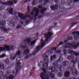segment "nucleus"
<instances>
[{"label": "nucleus", "mask_w": 79, "mask_h": 79, "mask_svg": "<svg viewBox=\"0 0 79 79\" xmlns=\"http://www.w3.org/2000/svg\"><path fill=\"white\" fill-rule=\"evenodd\" d=\"M37 1H34L33 2V3L32 4V5H37Z\"/></svg>", "instance_id": "29"}, {"label": "nucleus", "mask_w": 79, "mask_h": 79, "mask_svg": "<svg viewBox=\"0 0 79 79\" xmlns=\"http://www.w3.org/2000/svg\"><path fill=\"white\" fill-rule=\"evenodd\" d=\"M23 23H24V22H22V21L21 20L20 22V24H21L22 26V25H23Z\"/></svg>", "instance_id": "46"}, {"label": "nucleus", "mask_w": 79, "mask_h": 79, "mask_svg": "<svg viewBox=\"0 0 79 79\" xmlns=\"http://www.w3.org/2000/svg\"><path fill=\"white\" fill-rule=\"evenodd\" d=\"M23 64H22V65H20L19 67L20 68H23Z\"/></svg>", "instance_id": "54"}, {"label": "nucleus", "mask_w": 79, "mask_h": 79, "mask_svg": "<svg viewBox=\"0 0 79 79\" xmlns=\"http://www.w3.org/2000/svg\"><path fill=\"white\" fill-rule=\"evenodd\" d=\"M49 2H53V0H49Z\"/></svg>", "instance_id": "59"}, {"label": "nucleus", "mask_w": 79, "mask_h": 79, "mask_svg": "<svg viewBox=\"0 0 79 79\" xmlns=\"http://www.w3.org/2000/svg\"><path fill=\"white\" fill-rule=\"evenodd\" d=\"M4 68V64H0V69H3Z\"/></svg>", "instance_id": "30"}, {"label": "nucleus", "mask_w": 79, "mask_h": 79, "mask_svg": "<svg viewBox=\"0 0 79 79\" xmlns=\"http://www.w3.org/2000/svg\"><path fill=\"white\" fill-rule=\"evenodd\" d=\"M48 54L49 55H50V54H51V53H52V52H51V51H48Z\"/></svg>", "instance_id": "50"}, {"label": "nucleus", "mask_w": 79, "mask_h": 79, "mask_svg": "<svg viewBox=\"0 0 79 79\" xmlns=\"http://www.w3.org/2000/svg\"><path fill=\"white\" fill-rule=\"evenodd\" d=\"M69 61H65L62 63V64L64 66H67L69 64Z\"/></svg>", "instance_id": "17"}, {"label": "nucleus", "mask_w": 79, "mask_h": 79, "mask_svg": "<svg viewBox=\"0 0 79 79\" xmlns=\"http://www.w3.org/2000/svg\"><path fill=\"white\" fill-rule=\"evenodd\" d=\"M21 27V26H18L17 27V29H19V27Z\"/></svg>", "instance_id": "52"}, {"label": "nucleus", "mask_w": 79, "mask_h": 79, "mask_svg": "<svg viewBox=\"0 0 79 79\" xmlns=\"http://www.w3.org/2000/svg\"><path fill=\"white\" fill-rule=\"evenodd\" d=\"M71 63H73L74 64H75V61H74V60L73 59H72L71 61H70Z\"/></svg>", "instance_id": "39"}, {"label": "nucleus", "mask_w": 79, "mask_h": 79, "mask_svg": "<svg viewBox=\"0 0 79 79\" xmlns=\"http://www.w3.org/2000/svg\"><path fill=\"white\" fill-rule=\"evenodd\" d=\"M73 4H74V2H70L69 3V5L72 6V5H73Z\"/></svg>", "instance_id": "42"}, {"label": "nucleus", "mask_w": 79, "mask_h": 79, "mask_svg": "<svg viewBox=\"0 0 79 79\" xmlns=\"http://www.w3.org/2000/svg\"><path fill=\"white\" fill-rule=\"evenodd\" d=\"M43 58L44 60H43V61H48L49 60L48 56L46 54H44V55Z\"/></svg>", "instance_id": "15"}, {"label": "nucleus", "mask_w": 79, "mask_h": 79, "mask_svg": "<svg viewBox=\"0 0 79 79\" xmlns=\"http://www.w3.org/2000/svg\"><path fill=\"white\" fill-rule=\"evenodd\" d=\"M32 56V55L31 54H30L29 56H27L25 58L26 59H27V58H29V56H30V57H31V56Z\"/></svg>", "instance_id": "41"}, {"label": "nucleus", "mask_w": 79, "mask_h": 79, "mask_svg": "<svg viewBox=\"0 0 79 79\" xmlns=\"http://www.w3.org/2000/svg\"><path fill=\"white\" fill-rule=\"evenodd\" d=\"M9 13L10 14H12L13 13V9H10V11H9Z\"/></svg>", "instance_id": "35"}, {"label": "nucleus", "mask_w": 79, "mask_h": 79, "mask_svg": "<svg viewBox=\"0 0 79 79\" xmlns=\"http://www.w3.org/2000/svg\"><path fill=\"white\" fill-rule=\"evenodd\" d=\"M6 55L4 54H2V55L0 56V58H3V57H5L6 56Z\"/></svg>", "instance_id": "38"}, {"label": "nucleus", "mask_w": 79, "mask_h": 79, "mask_svg": "<svg viewBox=\"0 0 79 79\" xmlns=\"http://www.w3.org/2000/svg\"><path fill=\"white\" fill-rule=\"evenodd\" d=\"M63 51L64 53V55L65 56H66V50L65 48L63 49Z\"/></svg>", "instance_id": "33"}, {"label": "nucleus", "mask_w": 79, "mask_h": 79, "mask_svg": "<svg viewBox=\"0 0 79 79\" xmlns=\"http://www.w3.org/2000/svg\"><path fill=\"white\" fill-rule=\"evenodd\" d=\"M48 62H47L45 64H44V65H43L44 68H48Z\"/></svg>", "instance_id": "24"}, {"label": "nucleus", "mask_w": 79, "mask_h": 79, "mask_svg": "<svg viewBox=\"0 0 79 79\" xmlns=\"http://www.w3.org/2000/svg\"><path fill=\"white\" fill-rule=\"evenodd\" d=\"M72 34H73L74 39L75 40H78L79 39V31L73 32Z\"/></svg>", "instance_id": "11"}, {"label": "nucleus", "mask_w": 79, "mask_h": 79, "mask_svg": "<svg viewBox=\"0 0 79 79\" xmlns=\"http://www.w3.org/2000/svg\"><path fill=\"white\" fill-rule=\"evenodd\" d=\"M39 3H41V2H43V0H38Z\"/></svg>", "instance_id": "48"}, {"label": "nucleus", "mask_w": 79, "mask_h": 79, "mask_svg": "<svg viewBox=\"0 0 79 79\" xmlns=\"http://www.w3.org/2000/svg\"><path fill=\"white\" fill-rule=\"evenodd\" d=\"M61 1L62 3H63V2H66V0H61Z\"/></svg>", "instance_id": "47"}, {"label": "nucleus", "mask_w": 79, "mask_h": 79, "mask_svg": "<svg viewBox=\"0 0 79 79\" xmlns=\"http://www.w3.org/2000/svg\"><path fill=\"white\" fill-rule=\"evenodd\" d=\"M78 1H79V0H74V2L75 3L76 2H78Z\"/></svg>", "instance_id": "55"}, {"label": "nucleus", "mask_w": 79, "mask_h": 79, "mask_svg": "<svg viewBox=\"0 0 79 79\" xmlns=\"http://www.w3.org/2000/svg\"><path fill=\"white\" fill-rule=\"evenodd\" d=\"M78 68H79V63L78 64Z\"/></svg>", "instance_id": "62"}, {"label": "nucleus", "mask_w": 79, "mask_h": 79, "mask_svg": "<svg viewBox=\"0 0 79 79\" xmlns=\"http://www.w3.org/2000/svg\"><path fill=\"white\" fill-rule=\"evenodd\" d=\"M29 52V49H27L23 53L24 54H25V55H26V54H27Z\"/></svg>", "instance_id": "28"}, {"label": "nucleus", "mask_w": 79, "mask_h": 79, "mask_svg": "<svg viewBox=\"0 0 79 79\" xmlns=\"http://www.w3.org/2000/svg\"><path fill=\"white\" fill-rule=\"evenodd\" d=\"M4 61H5V63L6 65H7V64H8L9 63V60H8V59H7L6 60H5Z\"/></svg>", "instance_id": "26"}, {"label": "nucleus", "mask_w": 79, "mask_h": 79, "mask_svg": "<svg viewBox=\"0 0 79 79\" xmlns=\"http://www.w3.org/2000/svg\"><path fill=\"white\" fill-rule=\"evenodd\" d=\"M0 76H1V77L0 79H4V76H3V72L0 71Z\"/></svg>", "instance_id": "20"}, {"label": "nucleus", "mask_w": 79, "mask_h": 79, "mask_svg": "<svg viewBox=\"0 0 79 79\" xmlns=\"http://www.w3.org/2000/svg\"><path fill=\"white\" fill-rule=\"evenodd\" d=\"M63 60V58L61 56L59 57V59L57 60V62L60 63Z\"/></svg>", "instance_id": "22"}, {"label": "nucleus", "mask_w": 79, "mask_h": 79, "mask_svg": "<svg viewBox=\"0 0 79 79\" xmlns=\"http://www.w3.org/2000/svg\"><path fill=\"white\" fill-rule=\"evenodd\" d=\"M64 76L65 77H68L69 75V72H66L64 73Z\"/></svg>", "instance_id": "21"}, {"label": "nucleus", "mask_w": 79, "mask_h": 79, "mask_svg": "<svg viewBox=\"0 0 79 79\" xmlns=\"http://www.w3.org/2000/svg\"><path fill=\"white\" fill-rule=\"evenodd\" d=\"M16 56H17V54H12V56L11 57H10V59H11V60H14Z\"/></svg>", "instance_id": "19"}, {"label": "nucleus", "mask_w": 79, "mask_h": 79, "mask_svg": "<svg viewBox=\"0 0 79 79\" xmlns=\"http://www.w3.org/2000/svg\"><path fill=\"white\" fill-rule=\"evenodd\" d=\"M3 9H4V7L3 6H2V7L0 6V10H3Z\"/></svg>", "instance_id": "45"}, {"label": "nucleus", "mask_w": 79, "mask_h": 79, "mask_svg": "<svg viewBox=\"0 0 79 79\" xmlns=\"http://www.w3.org/2000/svg\"><path fill=\"white\" fill-rule=\"evenodd\" d=\"M29 2H30V1H31V0H28Z\"/></svg>", "instance_id": "64"}, {"label": "nucleus", "mask_w": 79, "mask_h": 79, "mask_svg": "<svg viewBox=\"0 0 79 79\" xmlns=\"http://www.w3.org/2000/svg\"><path fill=\"white\" fill-rule=\"evenodd\" d=\"M68 42L67 40H65V41H64L63 43V42H61L59 43V45L57 46V47H59V46H60V45H61V44H63V43H64V42Z\"/></svg>", "instance_id": "25"}, {"label": "nucleus", "mask_w": 79, "mask_h": 79, "mask_svg": "<svg viewBox=\"0 0 79 79\" xmlns=\"http://www.w3.org/2000/svg\"><path fill=\"white\" fill-rule=\"evenodd\" d=\"M73 39V37L71 36H69L67 38V40H71Z\"/></svg>", "instance_id": "31"}, {"label": "nucleus", "mask_w": 79, "mask_h": 79, "mask_svg": "<svg viewBox=\"0 0 79 79\" xmlns=\"http://www.w3.org/2000/svg\"><path fill=\"white\" fill-rule=\"evenodd\" d=\"M27 2V0H25L24 2V3H26Z\"/></svg>", "instance_id": "53"}, {"label": "nucleus", "mask_w": 79, "mask_h": 79, "mask_svg": "<svg viewBox=\"0 0 79 79\" xmlns=\"http://www.w3.org/2000/svg\"><path fill=\"white\" fill-rule=\"evenodd\" d=\"M21 53H22V52H21V51L19 50L17 52V54L18 55H20L21 54Z\"/></svg>", "instance_id": "34"}, {"label": "nucleus", "mask_w": 79, "mask_h": 79, "mask_svg": "<svg viewBox=\"0 0 79 79\" xmlns=\"http://www.w3.org/2000/svg\"><path fill=\"white\" fill-rule=\"evenodd\" d=\"M27 44H29L31 42V40L29 38H27L26 39V40L24 41V42L22 43L19 46V47L21 48H23L24 49V48H26L27 47Z\"/></svg>", "instance_id": "8"}, {"label": "nucleus", "mask_w": 79, "mask_h": 79, "mask_svg": "<svg viewBox=\"0 0 79 79\" xmlns=\"http://www.w3.org/2000/svg\"><path fill=\"white\" fill-rule=\"evenodd\" d=\"M19 62L18 63H16V66H17L16 68H13V74L15 76L16 75V74L18 72V68L19 67Z\"/></svg>", "instance_id": "12"}, {"label": "nucleus", "mask_w": 79, "mask_h": 79, "mask_svg": "<svg viewBox=\"0 0 79 79\" xmlns=\"http://www.w3.org/2000/svg\"><path fill=\"white\" fill-rule=\"evenodd\" d=\"M75 68V65H71L69 67V70L70 71V73L72 74H73V76H76L77 74V70Z\"/></svg>", "instance_id": "5"}, {"label": "nucleus", "mask_w": 79, "mask_h": 79, "mask_svg": "<svg viewBox=\"0 0 79 79\" xmlns=\"http://www.w3.org/2000/svg\"><path fill=\"white\" fill-rule=\"evenodd\" d=\"M51 10H59L60 9V6H58L57 5H56L55 6H51Z\"/></svg>", "instance_id": "14"}, {"label": "nucleus", "mask_w": 79, "mask_h": 79, "mask_svg": "<svg viewBox=\"0 0 79 79\" xmlns=\"http://www.w3.org/2000/svg\"><path fill=\"white\" fill-rule=\"evenodd\" d=\"M78 46H79V43L77 44V42L75 41L72 42L71 44L67 43L63 47V48H69L68 47H73L74 48H76Z\"/></svg>", "instance_id": "3"}, {"label": "nucleus", "mask_w": 79, "mask_h": 79, "mask_svg": "<svg viewBox=\"0 0 79 79\" xmlns=\"http://www.w3.org/2000/svg\"><path fill=\"white\" fill-rule=\"evenodd\" d=\"M56 24H57V23H56L54 24V25H56Z\"/></svg>", "instance_id": "63"}, {"label": "nucleus", "mask_w": 79, "mask_h": 79, "mask_svg": "<svg viewBox=\"0 0 79 79\" xmlns=\"http://www.w3.org/2000/svg\"><path fill=\"white\" fill-rule=\"evenodd\" d=\"M42 18V16L41 15H39L38 16L39 18Z\"/></svg>", "instance_id": "56"}, {"label": "nucleus", "mask_w": 79, "mask_h": 79, "mask_svg": "<svg viewBox=\"0 0 79 79\" xmlns=\"http://www.w3.org/2000/svg\"><path fill=\"white\" fill-rule=\"evenodd\" d=\"M69 52L71 54H72L71 56H67V59L68 60H70L71 59L74 58L76 57V56H77L78 55L79 56V53L78 52L76 53V52L73 51L72 50H69Z\"/></svg>", "instance_id": "4"}, {"label": "nucleus", "mask_w": 79, "mask_h": 79, "mask_svg": "<svg viewBox=\"0 0 79 79\" xmlns=\"http://www.w3.org/2000/svg\"><path fill=\"white\" fill-rule=\"evenodd\" d=\"M13 15H15V16H16L17 15H18V13L16 12H15L13 13Z\"/></svg>", "instance_id": "49"}, {"label": "nucleus", "mask_w": 79, "mask_h": 79, "mask_svg": "<svg viewBox=\"0 0 79 79\" xmlns=\"http://www.w3.org/2000/svg\"><path fill=\"white\" fill-rule=\"evenodd\" d=\"M77 22L73 24V25H75V24H77Z\"/></svg>", "instance_id": "60"}, {"label": "nucleus", "mask_w": 79, "mask_h": 79, "mask_svg": "<svg viewBox=\"0 0 79 79\" xmlns=\"http://www.w3.org/2000/svg\"><path fill=\"white\" fill-rule=\"evenodd\" d=\"M56 59V55H54L51 56L50 60L51 61H53V60Z\"/></svg>", "instance_id": "23"}, {"label": "nucleus", "mask_w": 79, "mask_h": 79, "mask_svg": "<svg viewBox=\"0 0 79 79\" xmlns=\"http://www.w3.org/2000/svg\"><path fill=\"white\" fill-rule=\"evenodd\" d=\"M55 2L56 3H59V0H55Z\"/></svg>", "instance_id": "44"}, {"label": "nucleus", "mask_w": 79, "mask_h": 79, "mask_svg": "<svg viewBox=\"0 0 79 79\" xmlns=\"http://www.w3.org/2000/svg\"><path fill=\"white\" fill-rule=\"evenodd\" d=\"M44 7H45V4H42L41 6H39V7L41 10L40 13L41 14L44 13V11H46V9H44Z\"/></svg>", "instance_id": "13"}, {"label": "nucleus", "mask_w": 79, "mask_h": 79, "mask_svg": "<svg viewBox=\"0 0 79 79\" xmlns=\"http://www.w3.org/2000/svg\"><path fill=\"white\" fill-rule=\"evenodd\" d=\"M13 77H14L12 75H10V76L8 77L9 79H12L13 78Z\"/></svg>", "instance_id": "37"}, {"label": "nucleus", "mask_w": 79, "mask_h": 79, "mask_svg": "<svg viewBox=\"0 0 79 79\" xmlns=\"http://www.w3.org/2000/svg\"><path fill=\"white\" fill-rule=\"evenodd\" d=\"M27 9L28 11L26 13V14H29V12H30V10H29V7L28 6H27Z\"/></svg>", "instance_id": "32"}, {"label": "nucleus", "mask_w": 79, "mask_h": 79, "mask_svg": "<svg viewBox=\"0 0 79 79\" xmlns=\"http://www.w3.org/2000/svg\"><path fill=\"white\" fill-rule=\"evenodd\" d=\"M12 27H15V24H13V23L12 24Z\"/></svg>", "instance_id": "57"}, {"label": "nucleus", "mask_w": 79, "mask_h": 79, "mask_svg": "<svg viewBox=\"0 0 79 79\" xmlns=\"http://www.w3.org/2000/svg\"><path fill=\"white\" fill-rule=\"evenodd\" d=\"M29 23V20H27L26 21V24H28Z\"/></svg>", "instance_id": "51"}, {"label": "nucleus", "mask_w": 79, "mask_h": 79, "mask_svg": "<svg viewBox=\"0 0 79 79\" xmlns=\"http://www.w3.org/2000/svg\"><path fill=\"white\" fill-rule=\"evenodd\" d=\"M2 29L4 31H5L6 32V31H9V29L8 28H7V29H5V28H2Z\"/></svg>", "instance_id": "36"}, {"label": "nucleus", "mask_w": 79, "mask_h": 79, "mask_svg": "<svg viewBox=\"0 0 79 79\" xmlns=\"http://www.w3.org/2000/svg\"><path fill=\"white\" fill-rule=\"evenodd\" d=\"M5 39V38L4 37H1L0 38V41H2V40H3Z\"/></svg>", "instance_id": "40"}, {"label": "nucleus", "mask_w": 79, "mask_h": 79, "mask_svg": "<svg viewBox=\"0 0 79 79\" xmlns=\"http://www.w3.org/2000/svg\"><path fill=\"white\" fill-rule=\"evenodd\" d=\"M18 58H20V57H18V58H17V59L16 60V61H18Z\"/></svg>", "instance_id": "61"}, {"label": "nucleus", "mask_w": 79, "mask_h": 79, "mask_svg": "<svg viewBox=\"0 0 79 79\" xmlns=\"http://www.w3.org/2000/svg\"><path fill=\"white\" fill-rule=\"evenodd\" d=\"M18 2L15 1L14 0L13 1H9L7 2H3V1L1 2V1H0V3L3 5H13L14 3H17Z\"/></svg>", "instance_id": "9"}, {"label": "nucleus", "mask_w": 79, "mask_h": 79, "mask_svg": "<svg viewBox=\"0 0 79 79\" xmlns=\"http://www.w3.org/2000/svg\"><path fill=\"white\" fill-rule=\"evenodd\" d=\"M56 47L53 48L52 49V50H53V51L56 53H61V50L58 51V50H56Z\"/></svg>", "instance_id": "16"}, {"label": "nucleus", "mask_w": 79, "mask_h": 79, "mask_svg": "<svg viewBox=\"0 0 79 79\" xmlns=\"http://www.w3.org/2000/svg\"><path fill=\"white\" fill-rule=\"evenodd\" d=\"M40 10L39 9L35 7H33V10H32L31 13V15L34 16V13L35 12L36 14L35 15L34 19H37V16H38L39 14V11Z\"/></svg>", "instance_id": "7"}, {"label": "nucleus", "mask_w": 79, "mask_h": 79, "mask_svg": "<svg viewBox=\"0 0 79 79\" xmlns=\"http://www.w3.org/2000/svg\"><path fill=\"white\" fill-rule=\"evenodd\" d=\"M0 25L2 26L6 25V21L4 20L1 21L0 22Z\"/></svg>", "instance_id": "18"}, {"label": "nucleus", "mask_w": 79, "mask_h": 79, "mask_svg": "<svg viewBox=\"0 0 79 79\" xmlns=\"http://www.w3.org/2000/svg\"><path fill=\"white\" fill-rule=\"evenodd\" d=\"M53 67H51V69H49V73H47L46 69H42V70L44 72H43L40 74V76L41 79H49L50 77L53 79L55 77L53 73L58 77H61L63 76V73L59 72L56 68H57L58 69L61 71H64V67L62 66H60L56 62L53 63Z\"/></svg>", "instance_id": "1"}, {"label": "nucleus", "mask_w": 79, "mask_h": 79, "mask_svg": "<svg viewBox=\"0 0 79 79\" xmlns=\"http://www.w3.org/2000/svg\"><path fill=\"white\" fill-rule=\"evenodd\" d=\"M4 47H0V51H10L13 50V47L12 45H4Z\"/></svg>", "instance_id": "6"}, {"label": "nucleus", "mask_w": 79, "mask_h": 79, "mask_svg": "<svg viewBox=\"0 0 79 79\" xmlns=\"http://www.w3.org/2000/svg\"><path fill=\"white\" fill-rule=\"evenodd\" d=\"M53 34V33L51 32H48L47 35L46 34H44V35H45V37H44L41 39L40 43L41 46H39L36 47L35 52H33V55H35L37 54V53L39 51H40V50H41V48L44 46L45 43L47 42V40H48V39L50 37V35H52Z\"/></svg>", "instance_id": "2"}, {"label": "nucleus", "mask_w": 79, "mask_h": 79, "mask_svg": "<svg viewBox=\"0 0 79 79\" xmlns=\"http://www.w3.org/2000/svg\"><path fill=\"white\" fill-rule=\"evenodd\" d=\"M75 61H76V63H79V59H75Z\"/></svg>", "instance_id": "43"}, {"label": "nucleus", "mask_w": 79, "mask_h": 79, "mask_svg": "<svg viewBox=\"0 0 79 79\" xmlns=\"http://www.w3.org/2000/svg\"><path fill=\"white\" fill-rule=\"evenodd\" d=\"M35 42H36V41L35 40L31 42V46H33V45H35Z\"/></svg>", "instance_id": "27"}, {"label": "nucleus", "mask_w": 79, "mask_h": 79, "mask_svg": "<svg viewBox=\"0 0 79 79\" xmlns=\"http://www.w3.org/2000/svg\"><path fill=\"white\" fill-rule=\"evenodd\" d=\"M18 17H19L20 19H23V20H25L26 19L27 17H28V18H30L31 16L30 15H24L22 13H19L18 14Z\"/></svg>", "instance_id": "10"}, {"label": "nucleus", "mask_w": 79, "mask_h": 79, "mask_svg": "<svg viewBox=\"0 0 79 79\" xmlns=\"http://www.w3.org/2000/svg\"><path fill=\"white\" fill-rule=\"evenodd\" d=\"M49 2V0H46V3H47Z\"/></svg>", "instance_id": "58"}]
</instances>
